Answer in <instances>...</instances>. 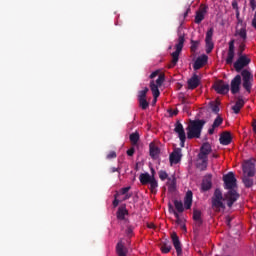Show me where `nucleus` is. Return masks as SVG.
I'll list each match as a JSON object with an SVG mask.
<instances>
[{
	"mask_svg": "<svg viewBox=\"0 0 256 256\" xmlns=\"http://www.w3.org/2000/svg\"><path fill=\"white\" fill-rule=\"evenodd\" d=\"M179 114V110H174L173 112H172V115H178Z\"/></svg>",
	"mask_w": 256,
	"mask_h": 256,
	"instance_id": "680f3d73",
	"label": "nucleus"
},
{
	"mask_svg": "<svg viewBox=\"0 0 256 256\" xmlns=\"http://www.w3.org/2000/svg\"><path fill=\"white\" fill-rule=\"evenodd\" d=\"M206 43V53H211L213 51L215 44L213 43V40H205Z\"/></svg>",
	"mask_w": 256,
	"mask_h": 256,
	"instance_id": "f704fd0d",
	"label": "nucleus"
},
{
	"mask_svg": "<svg viewBox=\"0 0 256 256\" xmlns=\"http://www.w3.org/2000/svg\"><path fill=\"white\" fill-rule=\"evenodd\" d=\"M250 177L251 176L245 174L244 177L242 178L245 187H247L248 189L251 188V186L253 185V179Z\"/></svg>",
	"mask_w": 256,
	"mask_h": 256,
	"instance_id": "c756f323",
	"label": "nucleus"
},
{
	"mask_svg": "<svg viewBox=\"0 0 256 256\" xmlns=\"http://www.w3.org/2000/svg\"><path fill=\"white\" fill-rule=\"evenodd\" d=\"M205 41H213V28L207 31Z\"/></svg>",
	"mask_w": 256,
	"mask_h": 256,
	"instance_id": "37998d69",
	"label": "nucleus"
},
{
	"mask_svg": "<svg viewBox=\"0 0 256 256\" xmlns=\"http://www.w3.org/2000/svg\"><path fill=\"white\" fill-rule=\"evenodd\" d=\"M131 191V186L124 187L120 190L121 195H127Z\"/></svg>",
	"mask_w": 256,
	"mask_h": 256,
	"instance_id": "a18cd8bd",
	"label": "nucleus"
},
{
	"mask_svg": "<svg viewBox=\"0 0 256 256\" xmlns=\"http://www.w3.org/2000/svg\"><path fill=\"white\" fill-rule=\"evenodd\" d=\"M213 151L211 144L209 142L203 143L200 147V152L198 153L199 161H204L206 163L207 158L209 159V154Z\"/></svg>",
	"mask_w": 256,
	"mask_h": 256,
	"instance_id": "423d86ee",
	"label": "nucleus"
},
{
	"mask_svg": "<svg viewBox=\"0 0 256 256\" xmlns=\"http://www.w3.org/2000/svg\"><path fill=\"white\" fill-rule=\"evenodd\" d=\"M201 215H202L201 210H198V209L193 210L192 219L193 221L196 222V225H198V227H201L203 225V218L201 217Z\"/></svg>",
	"mask_w": 256,
	"mask_h": 256,
	"instance_id": "412c9836",
	"label": "nucleus"
},
{
	"mask_svg": "<svg viewBox=\"0 0 256 256\" xmlns=\"http://www.w3.org/2000/svg\"><path fill=\"white\" fill-rule=\"evenodd\" d=\"M252 27L256 29V12L254 13V17L252 19Z\"/></svg>",
	"mask_w": 256,
	"mask_h": 256,
	"instance_id": "603ef678",
	"label": "nucleus"
},
{
	"mask_svg": "<svg viewBox=\"0 0 256 256\" xmlns=\"http://www.w3.org/2000/svg\"><path fill=\"white\" fill-rule=\"evenodd\" d=\"M243 173L248 177H255V163L251 160H246L243 164Z\"/></svg>",
	"mask_w": 256,
	"mask_h": 256,
	"instance_id": "1a4fd4ad",
	"label": "nucleus"
},
{
	"mask_svg": "<svg viewBox=\"0 0 256 256\" xmlns=\"http://www.w3.org/2000/svg\"><path fill=\"white\" fill-rule=\"evenodd\" d=\"M164 82H165V74H159V76L156 80V85L158 87H161V85H163Z\"/></svg>",
	"mask_w": 256,
	"mask_h": 256,
	"instance_id": "4c0bfd02",
	"label": "nucleus"
},
{
	"mask_svg": "<svg viewBox=\"0 0 256 256\" xmlns=\"http://www.w3.org/2000/svg\"><path fill=\"white\" fill-rule=\"evenodd\" d=\"M250 7H251L252 11H255V9H256V2H255V0H250Z\"/></svg>",
	"mask_w": 256,
	"mask_h": 256,
	"instance_id": "8fccbe9b",
	"label": "nucleus"
},
{
	"mask_svg": "<svg viewBox=\"0 0 256 256\" xmlns=\"http://www.w3.org/2000/svg\"><path fill=\"white\" fill-rule=\"evenodd\" d=\"M124 201H127V199H131V194H124Z\"/></svg>",
	"mask_w": 256,
	"mask_h": 256,
	"instance_id": "6e6d98bb",
	"label": "nucleus"
},
{
	"mask_svg": "<svg viewBox=\"0 0 256 256\" xmlns=\"http://www.w3.org/2000/svg\"><path fill=\"white\" fill-rule=\"evenodd\" d=\"M116 252L118 256H127V248H125L123 241L117 243Z\"/></svg>",
	"mask_w": 256,
	"mask_h": 256,
	"instance_id": "a878e982",
	"label": "nucleus"
},
{
	"mask_svg": "<svg viewBox=\"0 0 256 256\" xmlns=\"http://www.w3.org/2000/svg\"><path fill=\"white\" fill-rule=\"evenodd\" d=\"M219 141L221 145H231L233 137H231L230 132H224L221 134Z\"/></svg>",
	"mask_w": 256,
	"mask_h": 256,
	"instance_id": "a211bd4d",
	"label": "nucleus"
},
{
	"mask_svg": "<svg viewBox=\"0 0 256 256\" xmlns=\"http://www.w3.org/2000/svg\"><path fill=\"white\" fill-rule=\"evenodd\" d=\"M205 123V120H190L189 125L186 128L188 139H199Z\"/></svg>",
	"mask_w": 256,
	"mask_h": 256,
	"instance_id": "7ed1b4c3",
	"label": "nucleus"
},
{
	"mask_svg": "<svg viewBox=\"0 0 256 256\" xmlns=\"http://www.w3.org/2000/svg\"><path fill=\"white\" fill-rule=\"evenodd\" d=\"M127 155H128V157H133V155H135V148L132 147V148L128 149Z\"/></svg>",
	"mask_w": 256,
	"mask_h": 256,
	"instance_id": "de8ad7c7",
	"label": "nucleus"
},
{
	"mask_svg": "<svg viewBox=\"0 0 256 256\" xmlns=\"http://www.w3.org/2000/svg\"><path fill=\"white\" fill-rule=\"evenodd\" d=\"M182 103H185V98L182 99Z\"/></svg>",
	"mask_w": 256,
	"mask_h": 256,
	"instance_id": "774afa93",
	"label": "nucleus"
},
{
	"mask_svg": "<svg viewBox=\"0 0 256 256\" xmlns=\"http://www.w3.org/2000/svg\"><path fill=\"white\" fill-rule=\"evenodd\" d=\"M213 187V183L211 181V175L204 177L201 184L202 191H209Z\"/></svg>",
	"mask_w": 256,
	"mask_h": 256,
	"instance_id": "aec40b11",
	"label": "nucleus"
},
{
	"mask_svg": "<svg viewBox=\"0 0 256 256\" xmlns=\"http://www.w3.org/2000/svg\"><path fill=\"white\" fill-rule=\"evenodd\" d=\"M171 239L177 255L178 256L183 255V248L181 247V241L179 240V236H177V233L173 232L171 234Z\"/></svg>",
	"mask_w": 256,
	"mask_h": 256,
	"instance_id": "ddd939ff",
	"label": "nucleus"
},
{
	"mask_svg": "<svg viewBox=\"0 0 256 256\" xmlns=\"http://www.w3.org/2000/svg\"><path fill=\"white\" fill-rule=\"evenodd\" d=\"M192 205H193V192L191 190H188L184 198L185 209H191Z\"/></svg>",
	"mask_w": 256,
	"mask_h": 256,
	"instance_id": "6ab92c4d",
	"label": "nucleus"
},
{
	"mask_svg": "<svg viewBox=\"0 0 256 256\" xmlns=\"http://www.w3.org/2000/svg\"><path fill=\"white\" fill-rule=\"evenodd\" d=\"M199 47V40H191V47L190 50L192 53H195L197 51V48Z\"/></svg>",
	"mask_w": 256,
	"mask_h": 256,
	"instance_id": "e433bc0d",
	"label": "nucleus"
},
{
	"mask_svg": "<svg viewBox=\"0 0 256 256\" xmlns=\"http://www.w3.org/2000/svg\"><path fill=\"white\" fill-rule=\"evenodd\" d=\"M116 215L119 221H124L125 215H129V211H127V208H125V206H121L118 208Z\"/></svg>",
	"mask_w": 256,
	"mask_h": 256,
	"instance_id": "cd10ccee",
	"label": "nucleus"
},
{
	"mask_svg": "<svg viewBox=\"0 0 256 256\" xmlns=\"http://www.w3.org/2000/svg\"><path fill=\"white\" fill-rule=\"evenodd\" d=\"M110 173H119V168H115V167L110 168Z\"/></svg>",
	"mask_w": 256,
	"mask_h": 256,
	"instance_id": "5fc2aeb1",
	"label": "nucleus"
},
{
	"mask_svg": "<svg viewBox=\"0 0 256 256\" xmlns=\"http://www.w3.org/2000/svg\"><path fill=\"white\" fill-rule=\"evenodd\" d=\"M149 186V190L151 191V193H157V188L159 187V183L157 182V179H155V177H153L150 181V183H148Z\"/></svg>",
	"mask_w": 256,
	"mask_h": 256,
	"instance_id": "c85d7f7f",
	"label": "nucleus"
},
{
	"mask_svg": "<svg viewBox=\"0 0 256 256\" xmlns=\"http://www.w3.org/2000/svg\"><path fill=\"white\" fill-rule=\"evenodd\" d=\"M181 157H183V154L181 153V148L174 149L169 156L170 165H177V163H180Z\"/></svg>",
	"mask_w": 256,
	"mask_h": 256,
	"instance_id": "f8f14e48",
	"label": "nucleus"
},
{
	"mask_svg": "<svg viewBox=\"0 0 256 256\" xmlns=\"http://www.w3.org/2000/svg\"><path fill=\"white\" fill-rule=\"evenodd\" d=\"M151 174L150 177H155V169L151 168Z\"/></svg>",
	"mask_w": 256,
	"mask_h": 256,
	"instance_id": "13d9d810",
	"label": "nucleus"
},
{
	"mask_svg": "<svg viewBox=\"0 0 256 256\" xmlns=\"http://www.w3.org/2000/svg\"><path fill=\"white\" fill-rule=\"evenodd\" d=\"M232 8L235 9L236 11H239V4L237 3V1H233L232 2Z\"/></svg>",
	"mask_w": 256,
	"mask_h": 256,
	"instance_id": "09e8293b",
	"label": "nucleus"
},
{
	"mask_svg": "<svg viewBox=\"0 0 256 256\" xmlns=\"http://www.w3.org/2000/svg\"><path fill=\"white\" fill-rule=\"evenodd\" d=\"M157 75H159V70H156V71L152 72L150 74V79H155V77H157Z\"/></svg>",
	"mask_w": 256,
	"mask_h": 256,
	"instance_id": "3c124183",
	"label": "nucleus"
},
{
	"mask_svg": "<svg viewBox=\"0 0 256 256\" xmlns=\"http://www.w3.org/2000/svg\"><path fill=\"white\" fill-rule=\"evenodd\" d=\"M225 194L223 198V192L219 188H217L214 191V195L212 197V209H215L216 211H221V209H225V204L223 201H225ZM227 201V200H226Z\"/></svg>",
	"mask_w": 256,
	"mask_h": 256,
	"instance_id": "39448f33",
	"label": "nucleus"
},
{
	"mask_svg": "<svg viewBox=\"0 0 256 256\" xmlns=\"http://www.w3.org/2000/svg\"><path fill=\"white\" fill-rule=\"evenodd\" d=\"M150 89L152 91L154 101H157V98L159 97V95H161V92L159 91V86H157V84H155L154 81H151L150 82Z\"/></svg>",
	"mask_w": 256,
	"mask_h": 256,
	"instance_id": "bb28decb",
	"label": "nucleus"
},
{
	"mask_svg": "<svg viewBox=\"0 0 256 256\" xmlns=\"http://www.w3.org/2000/svg\"><path fill=\"white\" fill-rule=\"evenodd\" d=\"M184 45H185V34L179 32L178 33V43L175 45L176 50L171 54L172 67H175V65H177V63H179V55H181Z\"/></svg>",
	"mask_w": 256,
	"mask_h": 256,
	"instance_id": "20e7f679",
	"label": "nucleus"
},
{
	"mask_svg": "<svg viewBox=\"0 0 256 256\" xmlns=\"http://www.w3.org/2000/svg\"><path fill=\"white\" fill-rule=\"evenodd\" d=\"M213 87L219 95H227V93H229V84H225L223 80L215 82Z\"/></svg>",
	"mask_w": 256,
	"mask_h": 256,
	"instance_id": "6e6552de",
	"label": "nucleus"
},
{
	"mask_svg": "<svg viewBox=\"0 0 256 256\" xmlns=\"http://www.w3.org/2000/svg\"><path fill=\"white\" fill-rule=\"evenodd\" d=\"M174 207L178 213H183L185 207H183V202L179 200H174Z\"/></svg>",
	"mask_w": 256,
	"mask_h": 256,
	"instance_id": "7c9ffc66",
	"label": "nucleus"
},
{
	"mask_svg": "<svg viewBox=\"0 0 256 256\" xmlns=\"http://www.w3.org/2000/svg\"><path fill=\"white\" fill-rule=\"evenodd\" d=\"M228 45H229V48H228V53L226 58V64L232 65L233 59H235V39L230 40Z\"/></svg>",
	"mask_w": 256,
	"mask_h": 256,
	"instance_id": "9d476101",
	"label": "nucleus"
},
{
	"mask_svg": "<svg viewBox=\"0 0 256 256\" xmlns=\"http://www.w3.org/2000/svg\"><path fill=\"white\" fill-rule=\"evenodd\" d=\"M138 103H139V107H141L143 111L149 108V102L147 101V98L139 99Z\"/></svg>",
	"mask_w": 256,
	"mask_h": 256,
	"instance_id": "72a5a7b5",
	"label": "nucleus"
},
{
	"mask_svg": "<svg viewBox=\"0 0 256 256\" xmlns=\"http://www.w3.org/2000/svg\"><path fill=\"white\" fill-rule=\"evenodd\" d=\"M149 153L152 159H158L159 155L161 154V149L159 148V146H157V144L151 142L149 144Z\"/></svg>",
	"mask_w": 256,
	"mask_h": 256,
	"instance_id": "2eb2a0df",
	"label": "nucleus"
},
{
	"mask_svg": "<svg viewBox=\"0 0 256 256\" xmlns=\"http://www.w3.org/2000/svg\"><path fill=\"white\" fill-rule=\"evenodd\" d=\"M226 221H227V225H231V218L230 217H227Z\"/></svg>",
	"mask_w": 256,
	"mask_h": 256,
	"instance_id": "bf43d9fd",
	"label": "nucleus"
},
{
	"mask_svg": "<svg viewBox=\"0 0 256 256\" xmlns=\"http://www.w3.org/2000/svg\"><path fill=\"white\" fill-rule=\"evenodd\" d=\"M133 226H127L126 228V235L127 237H133Z\"/></svg>",
	"mask_w": 256,
	"mask_h": 256,
	"instance_id": "c03bdc74",
	"label": "nucleus"
},
{
	"mask_svg": "<svg viewBox=\"0 0 256 256\" xmlns=\"http://www.w3.org/2000/svg\"><path fill=\"white\" fill-rule=\"evenodd\" d=\"M220 125H223V118L221 116H217L212 124V127L208 130V134L213 135V133H215V129L220 127Z\"/></svg>",
	"mask_w": 256,
	"mask_h": 256,
	"instance_id": "4be33fe9",
	"label": "nucleus"
},
{
	"mask_svg": "<svg viewBox=\"0 0 256 256\" xmlns=\"http://www.w3.org/2000/svg\"><path fill=\"white\" fill-rule=\"evenodd\" d=\"M241 89V75H236L230 84V90L232 95H237V93L240 91Z\"/></svg>",
	"mask_w": 256,
	"mask_h": 256,
	"instance_id": "9b49d317",
	"label": "nucleus"
},
{
	"mask_svg": "<svg viewBox=\"0 0 256 256\" xmlns=\"http://www.w3.org/2000/svg\"><path fill=\"white\" fill-rule=\"evenodd\" d=\"M234 36L240 37L241 42H246L247 41V29L246 28L236 29Z\"/></svg>",
	"mask_w": 256,
	"mask_h": 256,
	"instance_id": "393cba45",
	"label": "nucleus"
},
{
	"mask_svg": "<svg viewBox=\"0 0 256 256\" xmlns=\"http://www.w3.org/2000/svg\"><path fill=\"white\" fill-rule=\"evenodd\" d=\"M174 131L175 133L178 134V137L180 139V147H185V141L187 139V136L185 135V128H183V124L177 121L175 124Z\"/></svg>",
	"mask_w": 256,
	"mask_h": 256,
	"instance_id": "0eeeda50",
	"label": "nucleus"
},
{
	"mask_svg": "<svg viewBox=\"0 0 256 256\" xmlns=\"http://www.w3.org/2000/svg\"><path fill=\"white\" fill-rule=\"evenodd\" d=\"M169 209H173V206H171V204L169 205Z\"/></svg>",
	"mask_w": 256,
	"mask_h": 256,
	"instance_id": "338daca9",
	"label": "nucleus"
},
{
	"mask_svg": "<svg viewBox=\"0 0 256 256\" xmlns=\"http://www.w3.org/2000/svg\"><path fill=\"white\" fill-rule=\"evenodd\" d=\"M246 42H240L239 46H238V50H237V55L238 57H245L246 55L243 54L245 52V45Z\"/></svg>",
	"mask_w": 256,
	"mask_h": 256,
	"instance_id": "2f4dec72",
	"label": "nucleus"
},
{
	"mask_svg": "<svg viewBox=\"0 0 256 256\" xmlns=\"http://www.w3.org/2000/svg\"><path fill=\"white\" fill-rule=\"evenodd\" d=\"M251 63V58L247 56H238V59L234 62V69L236 73H241L242 77V87L251 93V88L253 87V74L249 69H245Z\"/></svg>",
	"mask_w": 256,
	"mask_h": 256,
	"instance_id": "f257e3e1",
	"label": "nucleus"
},
{
	"mask_svg": "<svg viewBox=\"0 0 256 256\" xmlns=\"http://www.w3.org/2000/svg\"><path fill=\"white\" fill-rule=\"evenodd\" d=\"M201 163H198V167L202 170L205 171V169H207V165L209 163V158H206V162L205 160H200Z\"/></svg>",
	"mask_w": 256,
	"mask_h": 256,
	"instance_id": "58836bf2",
	"label": "nucleus"
},
{
	"mask_svg": "<svg viewBox=\"0 0 256 256\" xmlns=\"http://www.w3.org/2000/svg\"><path fill=\"white\" fill-rule=\"evenodd\" d=\"M117 158V153L115 151H111L108 155H107V159H115Z\"/></svg>",
	"mask_w": 256,
	"mask_h": 256,
	"instance_id": "49530a36",
	"label": "nucleus"
},
{
	"mask_svg": "<svg viewBox=\"0 0 256 256\" xmlns=\"http://www.w3.org/2000/svg\"><path fill=\"white\" fill-rule=\"evenodd\" d=\"M155 227V224L151 223V224H148V228L149 229H153Z\"/></svg>",
	"mask_w": 256,
	"mask_h": 256,
	"instance_id": "052dcab7",
	"label": "nucleus"
},
{
	"mask_svg": "<svg viewBox=\"0 0 256 256\" xmlns=\"http://www.w3.org/2000/svg\"><path fill=\"white\" fill-rule=\"evenodd\" d=\"M210 107L213 113H219V103L211 102Z\"/></svg>",
	"mask_w": 256,
	"mask_h": 256,
	"instance_id": "79ce46f5",
	"label": "nucleus"
},
{
	"mask_svg": "<svg viewBox=\"0 0 256 256\" xmlns=\"http://www.w3.org/2000/svg\"><path fill=\"white\" fill-rule=\"evenodd\" d=\"M147 93H149L148 87H145L143 90L138 91V100L147 99Z\"/></svg>",
	"mask_w": 256,
	"mask_h": 256,
	"instance_id": "c9c22d12",
	"label": "nucleus"
},
{
	"mask_svg": "<svg viewBox=\"0 0 256 256\" xmlns=\"http://www.w3.org/2000/svg\"><path fill=\"white\" fill-rule=\"evenodd\" d=\"M201 83V79H199V76L197 74H194L189 80H188V89H197Z\"/></svg>",
	"mask_w": 256,
	"mask_h": 256,
	"instance_id": "dca6fc26",
	"label": "nucleus"
},
{
	"mask_svg": "<svg viewBox=\"0 0 256 256\" xmlns=\"http://www.w3.org/2000/svg\"><path fill=\"white\" fill-rule=\"evenodd\" d=\"M207 61H209L208 55L204 54L202 56H199L193 64L194 71H199V69H201V67H203L207 63Z\"/></svg>",
	"mask_w": 256,
	"mask_h": 256,
	"instance_id": "4468645a",
	"label": "nucleus"
},
{
	"mask_svg": "<svg viewBox=\"0 0 256 256\" xmlns=\"http://www.w3.org/2000/svg\"><path fill=\"white\" fill-rule=\"evenodd\" d=\"M158 175H159V179H161V181H165V179H168V177H169V174H167V171H165V170H160L158 172Z\"/></svg>",
	"mask_w": 256,
	"mask_h": 256,
	"instance_id": "a19ab883",
	"label": "nucleus"
},
{
	"mask_svg": "<svg viewBox=\"0 0 256 256\" xmlns=\"http://www.w3.org/2000/svg\"><path fill=\"white\" fill-rule=\"evenodd\" d=\"M174 216L176 217L177 220H179V213L175 210H173Z\"/></svg>",
	"mask_w": 256,
	"mask_h": 256,
	"instance_id": "4d7b16f0",
	"label": "nucleus"
},
{
	"mask_svg": "<svg viewBox=\"0 0 256 256\" xmlns=\"http://www.w3.org/2000/svg\"><path fill=\"white\" fill-rule=\"evenodd\" d=\"M207 13V6L201 7L197 12L195 16V23L199 25L203 19H205V14Z\"/></svg>",
	"mask_w": 256,
	"mask_h": 256,
	"instance_id": "f3484780",
	"label": "nucleus"
},
{
	"mask_svg": "<svg viewBox=\"0 0 256 256\" xmlns=\"http://www.w3.org/2000/svg\"><path fill=\"white\" fill-rule=\"evenodd\" d=\"M244 106H245V101L243 100V98L239 97L235 105L232 107V110L236 115H239L241 109H243Z\"/></svg>",
	"mask_w": 256,
	"mask_h": 256,
	"instance_id": "5701e85b",
	"label": "nucleus"
},
{
	"mask_svg": "<svg viewBox=\"0 0 256 256\" xmlns=\"http://www.w3.org/2000/svg\"><path fill=\"white\" fill-rule=\"evenodd\" d=\"M188 13H189L188 11H187V12H185L184 17H187Z\"/></svg>",
	"mask_w": 256,
	"mask_h": 256,
	"instance_id": "69168bd1",
	"label": "nucleus"
},
{
	"mask_svg": "<svg viewBox=\"0 0 256 256\" xmlns=\"http://www.w3.org/2000/svg\"><path fill=\"white\" fill-rule=\"evenodd\" d=\"M236 17L239 19V10H236Z\"/></svg>",
	"mask_w": 256,
	"mask_h": 256,
	"instance_id": "0e129e2a",
	"label": "nucleus"
},
{
	"mask_svg": "<svg viewBox=\"0 0 256 256\" xmlns=\"http://www.w3.org/2000/svg\"><path fill=\"white\" fill-rule=\"evenodd\" d=\"M153 179V176H151L149 173H141L139 176V181L141 185H149L150 181Z\"/></svg>",
	"mask_w": 256,
	"mask_h": 256,
	"instance_id": "b1692460",
	"label": "nucleus"
},
{
	"mask_svg": "<svg viewBox=\"0 0 256 256\" xmlns=\"http://www.w3.org/2000/svg\"><path fill=\"white\" fill-rule=\"evenodd\" d=\"M212 157H213L214 159H217V157H219V155H217V154H212Z\"/></svg>",
	"mask_w": 256,
	"mask_h": 256,
	"instance_id": "e2e57ef3",
	"label": "nucleus"
},
{
	"mask_svg": "<svg viewBox=\"0 0 256 256\" xmlns=\"http://www.w3.org/2000/svg\"><path fill=\"white\" fill-rule=\"evenodd\" d=\"M113 206L118 207L119 206V200L117 199V195H115V199L113 201Z\"/></svg>",
	"mask_w": 256,
	"mask_h": 256,
	"instance_id": "864d4df0",
	"label": "nucleus"
},
{
	"mask_svg": "<svg viewBox=\"0 0 256 256\" xmlns=\"http://www.w3.org/2000/svg\"><path fill=\"white\" fill-rule=\"evenodd\" d=\"M172 247L171 245L167 244V243H163L162 246H161V251L162 253H169L171 251Z\"/></svg>",
	"mask_w": 256,
	"mask_h": 256,
	"instance_id": "ea45409f",
	"label": "nucleus"
},
{
	"mask_svg": "<svg viewBox=\"0 0 256 256\" xmlns=\"http://www.w3.org/2000/svg\"><path fill=\"white\" fill-rule=\"evenodd\" d=\"M139 132H134L132 134H130V141L132 143V145H137V143H139Z\"/></svg>",
	"mask_w": 256,
	"mask_h": 256,
	"instance_id": "473e14b6",
	"label": "nucleus"
},
{
	"mask_svg": "<svg viewBox=\"0 0 256 256\" xmlns=\"http://www.w3.org/2000/svg\"><path fill=\"white\" fill-rule=\"evenodd\" d=\"M223 181L224 189L228 191L225 194L227 206L231 208L240 197V195L237 193V178H235V174L233 172H228L223 176Z\"/></svg>",
	"mask_w": 256,
	"mask_h": 256,
	"instance_id": "f03ea898",
	"label": "nucleus"
}]
</instances>
